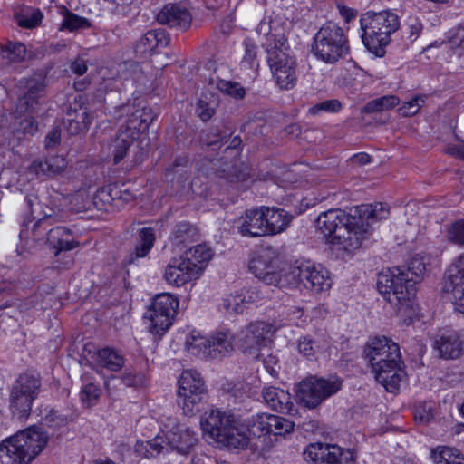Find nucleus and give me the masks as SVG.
<instances>
[{
    "label": "nucleus",
    "mask_w": 464,
    "mask_h": 464,
    "mask_svg": "<svg viewBox=\"0 0 464 464\" xmlns=\"http://www.w3.org/2000/svg\"><path fill=\"white\" fill-rule=\"evenodd\" d=\"M316 227L329 244L349 252L361 247L362 241L371 236L368 225L340 208H331L319 214Z\"/></svg>",
    "instance_id": "1"
},
{
    "label": "nucleus",
    "mask_w": 464,
    "mask_h": 464,
    "mask_svg": "<svg viewBox=\"0 0 464 464\" xmlns=\"http://www.w3.org/2000/svg\"><path fill=\"white\" fill-rule=\"evenodd\" d=\"M375 380L387 392H395L404 376L399 345L385 336L370 339L363 351Z\"/></svg>",
    "instance_id": "2"
},
{
    "label": "nucleus",
    "mask_w": 464,
    "mask_h": 464,
    "mask_svg": "<svg viewBox=\"0 0 464 464\" xmlns=\"http://www.w3.org/2000/svg\"><path fill=\"white\" fill-rule=\"evenodd\" d=\"M200 425L203 434L218 447L244 450L248 446L243 420L231 410L211 409L201 418Z\"/></svg>",
    "instance_id": "3"
},
{
    "label": "nucleus",
    "mask_w": 464,
    "mask_h": 464,
    "mask_svg": "<svg viewBox=\"0 0 464 464\" xmlns=\"http://www.w3.org/2000/svg\"><path fill=\"white\" fill-rule=\"evenodd\" d=\"M313 55L326 64H336L350 54L347 33L332 21L324 24L314 34L311 45Z\"/></svg>",
    "instance_id": "4"
},
{
    "label": "nucleus",
    "mask_w": 464,
    "mask_h": 464,
    "mask_svg": "<svg viewBox=\"0 0 464 464\" xmlns=\"http://www.w3.org/2000/svg\"><path fill=\"white\" fill-rule=\"evenodd\" d=\"M360 24L362 43L370 52L380 56L391 42V34L400 27L398 15L390 11L363 14Z\"/></svg>",
    "instance_id": "5"
},
{
    "label": "nucleus",
    "mask_w": 464,
    "mask_h": 464,
    "mask_svg": "<svg viewBox=\"0 0 464 464\" xmlns=\"http://www.w3.org/2000/svg\"><path fill=\"white\" fill-rule=\"evenodd\" d=\"M417 280L408 276L405 267L395 266L381 272L377 278V289L383 298L400 309L408 306L417 293Z\"/></svg>",
    "instance_id": "6"
},
{
    "label": "nucleus",
    "mask_w": 464,
    "mask_h": 464,
    "mask_svg": "<svg viewBox=\"0 0 464 464\" xmlns=\"http://www.w3.org/2000/svg\"><path fill=\"white\" fill-rule=\"evenodd\" d=\"M155 118L153 110L147 106L138 107L130 113L126 124L119 130L111 144L114 164L123 160L140 133L148 130Z\"/></svg>",
    "instance_id": "7"
},
{
    "label": "nucleus",
    "mask_w": 464,
    "mask_h": 464,
    "mask_svg": "<svg viewBox=\"0 0 464 464\" xmlns=\"http://www.w3.org/2000/svg\"><path fill=\"white\" fill-rule=\"evenodd\" d=\"M41 387L42 382L37 375L23 373L16 379L9 396V408L14 417L18 420L29 417L33 401L39 395Z\"/></svg>",
    "instance_id": "8"
},
{
    "label": "nucleus",
    "mask_w": 464,
    "mask_h": 464,
    "mask_svg": "<svg viewBox=\"0 0 464 464\" xmlns=\"http://www.w3.org/2000/svg\"><path fill=\"white\" fill-rule=\"evenodd\" d=\"M179 305V301L173 295H157L143 314L149 332L153 335L162 336L172 324Z\"/></svg>",
    "instance_id": "9"
},
{
    "label": "nucleus",
    "mask_w": 464,
    "mask_h": 464,
    "mask_svg": "<svg viewBox=\"0 0 464 464\" xmlns=\"http://www.w3.org/2000/svg\"><path fill=\"white\" fill-rule=\"evenodd\" d=\"M207 387L199 372L184 371L178 382L177 403L183 414L193 416L199 411V405L205 401Z\"/></svg>",
    "instance_id": "10"
},
{
    "label": "nucleus",
    "mask_w": 464,
    "mask_h": 464,
    "mask_svg": "<svg viewBox=\"0 0 464 464\" xmlns=\"http://www.w3.org/2000/svg\"><path fill=\"white\" fill-rule=\"evenodd\" d=\"M278 42L280 46L266 42V59L276 85L281 89L289 90L297 81L296 60L283 48L284 44L281 40Z\"/></svg>",
    "instance_id": "11"
},
{
    "label": "nucleus",
    "mask_w": 464,
    "mask_h": 464,
    "mask_svg": "<svg viewBox=\"0 0 464 464\" xmlns=\"http://www.w3.org/2000/svg\"><path fill=\"white\" fill-rule=\"evenodd\" d=\"M278 253L272 246L262 248L251 259L249 270L266 285L278 287L287 286V266L277 269Z\"/></svg>",
    "instance_id": "12"
},
{
    "label": "nucleus",
    "mask_w": 464,
    "mask_h": 464,
    "mask_svg": "<svg viewBox=\"0 0 464 464\" xmlns=\"http://www.w3.org/2000/svg\"><path fill=\"white\" fill-rule=\"evenodd\" d=\"M287 286L295 287L300 285L315 293L327 291L332 285L329 272L310 263L287 266Z\"/></svg>",
    "instance_id": "13"
},
{
    "label": "nucleus",
    "mask_w": 464,
    "mask_h": 464,
    "mask_svg": "<svg viewBox=\"0 0 464 464\" xmlns=\"http://www.w3.org/2000/svg\"><path fill=\"white\" fill-rule=\"evenodd\" d=\"M49 436L42 428L30 426L6 439L24 464L32 462L46 447Z\"/></svg>",
    "instance_id": "14"
},
{
    "label": "nucleus",
    "mask_w": 464,
    "mask_h": 464,
    "mask_svg": "<svg viewBox=\"0 0 464 464\" xmlns=\"http://www.w3.org/2000/svg\"><path fill=\"white\" fill-rule=\"evenodd\" d=\"M342 387L340 379H324L311 376L299 383L297 396L300 402L309 409H314Z\"/></svg>",
    "instance_id": "15"
},
{
    "label": "nucleus",
    "mask_w": 464,
    "mask_h": 464,
    "mask_svg": "<svg viewBox=\"0 0 464 464\" xmlns=\"http://www.w3.org/2000/svg\"><path fill=\"white\" fill-rule=\"evenodd\" d=\"M23 94L18 99L17 111L29 114L37 111V107L45 101L46 81L43 72H36L19 82Z\"/></svg>",
    "instance_id": "16"
},
{
    "label": "nucleus",
    "mask_w": 464,
    "mask_h": 464,
    "mask_svg": "<svg viewBox=\"0 0 464 464\" xmlns=\"http://www.w3.org/2000/svg\"><path fill=\"white\" fill-rule=\"evenodd\" d=\"M307 462L313 464H355L353 453L334 444H310L304 452Z\"/></svg>",
    "instance_id": "17"
},
{
    "label": "nucleus",
    "mask_w": 464,
    "mask_h": 464,
    "mask_svg": "<svg viewBox=\"0 0 464 464\" xmlns=\"http://www.w3.org/2000/svg\"><path fill=\"white\" fill-rule=\"evenodd\" d=\"M464 254L457 256L446 270L442 291L452 294L455 310L464 316Z\"/></svg>",
    "instance_id": "18"
},
{
    "label": "nucleus",
    "mask_w": 464,
    "mask_h": 464,
    "mask_svg": "<svg viewBox=\"0 0 464 464\" xmlns=\"http://www.w3.org/2000/svg\"><path fill=\"white\" fill-rule=\"evenodd\" d=\"M168 421L164 425L166 445L181 455H188L198 443L197 434L179 424L175 418H169Z\"/></svg>",
    "instance_id": "19"
},
{
    "label": "nucleus",
    "mask_w": 464,
    "mask_h": 464,
    "mask_svg": "<svg viewBox=\"0 0 464 464\" xmlns=\"http://www.w3.org/2000/svg\"><path fill=\"white\" fill-rule=\"evenodd\" d=\"M276 332V327L270 323L256 321L250 323L240 331L238 343L245 353H251L266 346Z\"/></svg>",
    "instance_id": "20"
},
{
    "label": "nucleus",
    "mask_w": 464,
    "mask_h": 464,
    "mask_svg": "<svg viewBox=\"0 0 464 464\" xmlns=\"http://www.w3.org/2000/svg\"><path fill=\"white\" fill-rule=\"evenodd\" d=\"M199 276V268L182 255L170 259L166 266L164 278L170 285L181 286Z\"/></svg>",
    "instance_id": "21"
},
{
    "label": "nucleus",
    "mask_w": 464,
    "mask_h": 464,
    "mask_svg": "<svg viewBox=\"0 0 464 464\" xmlns=\"http://www.w3.org/2000/svg\"><path fill=\"white\" fill-rule=\"evenodd\" d=\"M157 20L161 24L185 31L190 26L192 16L187 8L168 4L157 14Z\"/></svg>",
    "instance_id": "22"
},
{
    "label": "nucleus",
    "mask_w": 464,
    "mask_h": 464,
    "mask_svg": "<svg viewBox=\"0 0 464 464\" xmlns=\"http://www.w3.org/2000/svg\"><path fill=\"white\" fill-rule=\"evenodd\" d=\"M432 346L438 356L444 360H456L464 353V343L457 333L437 335Z\"/></svg>",
    "instance_id": "23"
},
{
    "label": "nucleus",
    "mask_w": 464,
    "mask_h": 464,
    "mask_svg": "<svg viewBox=\"0 0 464 464\" xmlns=\"http://www.w3.org/2000/svg\"><path fill=\"white\" fill-rule=\"evenodd\" d=\"M237 229L244 237H257L267 236L262 206L246 210L237 221Z\"/></svg>",
    "instance_id": "24"
},
{
    "label": "nucleus",
    "mask_w": 464,
    "mask_h": 464,
    "mask_svg": "<svg viewBox=\"0 0 464 464\" xmlns=\"http://www.w3.org/2000/svg\"><path fill=\"white\" fill-rule=\"evenodd\" d=\"M267 236L284 232L290 225L293 216L284 208L262 206Z\"/></svg>",
    "instance_id": "25"
},
{
    "label": "nucleus",
    "mask_w": 464,
    "mask_h": 464,
    "mask_svg": "<svg viewBox=\"0 0 464 464\" xmlns=\"http://www.w3.org/2000/svg\"><path fill=\"white\" fill-rule=\"evenodd\" d=\"M265 402L272 410L281 413H291L294 403L289 392L277 387H265L262 391Z\"/></svg>",
    "instance_id": "26"
},
{
    "label": "nucleus",
    "mask_w": 464,
    "mask_h": 464,
    "mask_svg": "<svg viewBox=\"0 0 464 464\" xmlns=\"http://www.w3.org/2000/svg\"><path fill=\"white\" fill-rule=\"evenodd\" d=\"M209 161L212 165L211 169H217L218 175L229 182H237L246 178L243 165L237 158H231L229 161L223 159Z\"/></svg>",
    "instance_id": "27"
},
{
    "label": "nucleus",
    "mask_w": 464,
    "mask_h": 464,
    "mask_svg": "<svg viewBox=\"0 0 464 464\" xmlns=\"http://www.w3.org/2000/svg\"><path fill=\"white\" fill-rule=\"evenodd\" d=\"M257 295L247 290L229 294L222 298L219 307L228 314H241L246 305L256 301Z\"/></svg>",
    "instance_id": "28"
},
{
    "label": "nucleus",
    "mask_w": 464,
    "mask_h": 464,
    "mask_svg": "<svg viewBox=\"0 0 464 464\" xmlns=\"http://www.w3.org/2000/svg\"><path fill=\"white\" fill-rule=\"evenodd\" d=\"M47 242L55 249V256L61 251H69L76 246L79 243L73 239L71 230L64 227H55L49 229L47 233Z\"/></svg>",
    "instance_id": "29"
},
{
    "label": "nucleus",
    "mask_w": 464,
    "mask_h": 464,
    "mask_svg": "<svg viewBox=\"0 0 464 464\" xmlns=\"http://www.w3.org/2000/svg\"><path fill=\"white\" fill-rule=\"evenodd\" d=\"M69 421L68 416L56 409L46 407L42 411V423L52 430L53 436L60 437L67 430Z\"/></svg>",
    "instance_id": "30"
},
{
    "label": "nucleus",
    "mask_w": 464,
    "mask_h": 464,
    "mask_svg": "<svg viewBox=\"0 0 464 464\" xmlns=\"http://www.w3.org/2000/svg\"><path fill=\"white\" fill-rule=\"evenodd\" d=\"M390 213V208L388 205L376 202L374 204H363L356 207L354 209V215L356 219H361L364 225H369L366 220H382L388 218ZM372 229V227H370Z\"/></svg>",
    "instance_id": "31"
},
{
    "label": "nucleus",
    "mask_w": 464,
    "mask_h": 464,
    "mask_svg": "<svg viewBox=\"0 0 464 464\" xmlns=\"http://www.w3.org/2000/svg\"><path fill=\"white\" fill-rule=\"evenodd\" d=\"M271 415L268 413H259L252 416L247 420H244V431L248 441L250 440V436L261 437L263 435H269V430H271Z\"/></svg>",
    "instance_id": "32"
},
{
    "label": "nucleus",
    "mask_w": 464,
    "mask_h": 464,
    "mask_svg": "<svg viewBox=\"0 0 464 464\" xmlns=\"http://www.w3.org/2000/svg\"><path fill=\"white\" fill-rule=\"evenodd\" d=\"M232 335L229 332L217 333L209 338V358L223 357L233 351Z\"/></svg>",
    "instance_id": "33"
},
{
    "label": "nucleus",
    "mask_w": 464,
    "mask_h": 464,
    "mask_svg": "<svg viewBox=\"0 0 464 464\" xmlns=\"http://www.w3.org/2000/svg\"><path fill=\"white\" fill-rule=\"evenodd\" d=\"M28 204L31 208L32 215L37 213V215L34 216V219L37 221L34 224L33 233L36 234L37 228L47 223L49 220H53L49 225H52L53 222L57 221V217L60 215L61 209L55 207L44 205L41 202L32 203L31 200H28Z\"/></svg>",
    "instance_id": "34"
},
{
    "label": "nucleus",
    "mask_w": 464,
    "mask_h": 464,
    "mask_svg": "<svg viewBox=\"0 0 464 464\" xmlns=\"http://www.w3.org/2000/svg\"><path fill=\"white\" fill-rule=\"evenodd\" d=\"M165 437L156 436L150 440H138L134 446L135 452L144 458H155L168 451Z\"/></svg>",
    "instance_id": "35"
},
{
    "label": "nucleus",
    "mask_w": 464,
    "mask_h": 464,
    "mask_svg": "<svg viewBox=\"0 0 464 464\" xmlns=\"http://www.w3.org/2000/svg\"><path fill=\"white\" fill-rule=\"evenodd\" d=\"M97 361L100 365L112 372L120 371L125 362L123 356L111 347L100 349L97 352Z\"/></svg>",
    "instance_id": "36"
},
{
    "label": "nucleus",
    "mask_w": 464,
    "mask_h": 464,
    "mask_svg": "<svg viewBox=\"0 0 464 464\" xmlns=\"http://www.w3.org/2000/svg\"><path fill=\"white\" fill-rule=\"evenodd\" d=\"M431 457L436 464H464V456L454 448L440 446L431 451Z\"/></svg>",
    "instance_id": "37"
},
{
    "label": "nucleus",
    "mask_w": 464,
    "mask_h": 464,
    "mask_svg": "<svg viewBox=\"0 0 464 464\" xmlns=\"http://www.w3.org/2000/svg\"><path fill=\"white\" fill-rule=\"evenodd\" d=\"M197 238V228L190 223L182 221L177 223L171 232L170 239L179 246L193 242Z\"/></svg>",
    "instance_id": "38"
},
{
    "label": "nucleus",
    "mask_w": 464,
    "mask_h": 464,
    "mask_svg": "<svg viewBox=\"0 0 464 464\" xmlns=\"http://www.w3.org/2000/svg\"><path fill=\"white\" fill-rule=\"evenodd\" d=\"M90 123V117L84 110L69 113L66 121H64L66 130L71 135H76L81 131L87 130Z\"/></svg>",
    "instance_id": "39"
},
{
    "label": "nucleus",
    "mask_w": 464,
    "mask_h": 464,
    "mask_svg": "<svg viewBox=\"0 0 464 464\" xmlns=\"http://www.w3.org/2000/svg\"><path fill=\"white\" fill-rule=\"evenodd\" d=\"M183 256L199 268L200 275L204 269V265L211 259L212 251L206 245L200 244L191 247Z\"/></svg>",
    "instance_id": "40"
},
{
    "label": "nucleus",
    "mask_w": 464,
    "mask_h": 464,
    "mask_svg": "<svg viewBox=\"0 0 464 464\" xmlns=\"http://www.w3.org/2000/svg\"><path fill=\"white\" fill-rule=\"evenodd\" d=\"M400 99L395 95H384L368 102L362 111L365 113L381 112L388 111L398 105Z\"/></svg>",
    "instance_id": "41"
},
{
    "label": "nucleus",
    "mask_w": 464,
    "mask_h": 464,
    "mask_svg": "<svg viewBox=\"0 0 464 464\" xmlns=\"http://www.w3.org/2000/svg\"><path fill=\"white\" fill-rule=\"evenodd\" d=\"M139 244L135 246L136 258L145 257L154 246L155 234L151 227H143L139 231Z\"/></svg>",
    "instance_id": "42"
},
{
    "label": "nucleus",
    "mask_w": 464,
    "mask_h": 464,
    "mask_svg": "<svg viewBox=\"0 0 464 464\" xmlns=\"http://www.w3.org/2000/svg\"><path fill=\"white\" fill-rule=\"evenodd\" d=\"M62 14L63 15V19L61 24V30L72 32L78 29H87L92 25L87 18L79 16L65 7H63Z\"/></svg>",
    "instance_id": "43"
},
{
    "label": "nucleus",
    "mask_w": 464,
    "mask_h": 464,
    "mask_svg": "<svg viewBox=\"0 0 464 464\" xmlns=\"http://www.w3.org/2000/svg\"><path fill=\"white\" fill-rule=\"evenodd\" d=\"M25 53L24 44L9 43L0 47V60L4 63H18L24 60Z\"/></svg>",
    "instance_id": "44"
},
{
    "label": "nucleus",
    "mask_w": 464,
    "mask_h": 464,
    "mask_svg": "<svg viewBox=\"0 0 464 464\" xmlns=\"http://www.w3.org/2000/svg\"><path fill=\"white\" fill-rule=\"evenodd\" d=\"M43 14L39 9H27L15 15V21L20 27L32 29L38 26L43 20Z\"/></svg>",
    "instance_id": "45"
},
{
    "label": "nucleus",
    "mask_w": 464,
    "mask_h": 464,
    "mask_svg": "<svg viewBox=\"0 0 464 464\" xmlns=\"http://www.w3.org/2000/svg\"><path fill=\"white\" fill-rule=\"evenodd\" d=\"M209 343V338L191 335L186 341V348L193 354L207 358L209 357L208 355V351L210 349Z\"/></svg>",
    "instance_id": "46"
},
{
    "label": "nucleus",
    "mask_w": 464,
    "mask_h": 464,
    "mask_svg": "<svg viewBox=\"0 0 464 464\" xmlns=\"http://www.w3.org/2000/svg\"><path fill=\"white\" fill-rule=\"evenodd\" d=\"M297 349L304 357L314 360L320 350V345L311 336L305 335L299 338Z\"/></svg>",
    "instance_id": "47"
},
{
    "label": "nucleus",
    "mask_w": 464,
    "mask_h": 464,
    "mask_svg": "<svg viewBox=\"0 0 464 464\" xmlns=\"http://www.w3.org/2000/svg\"><path fill=\"white\" fill-rule=\"evenodd\" d=\"M422 30V24L417 17H409L402 28V38L406 44L415 42Z\"/></svg>",
    "instance_id": "48"
},
{
    "label": "nucleus",
    "mask_w": 464,
    "mask_h": 464,
    "mask_svg": "<svg viewBox=\"0 0 464 464\" xmlns=\"http://www.w3.org/2000/svg\"><path fill=\"white\" fill-rule=\"evenodd\" d=\"M295 424L293 421L277 415H271V430L269 435L285 436L294 430Z\"/></svg>",
    "instance_id": "49"
},
{
    "label": "nucleus",
    "mask_w": 464,
    "mask_h": 464,
    "mask_svg": "<svg viewBox=\"0 0 464 464\" xmlns=\"http://www.w3.org/2000/svg\"><path fill=\"white\" fill-rule=\"evenodd\" d=\"M217 88L223 93L235 99H243L246 95L245 88L237 82L218 80Z\"/></svg>",
    "instance_id": "50"
},
{
    "label": "nucleus",
    "mask_w": 464,
    "mask_h": 464,
    "mask_svg": "<svg viewBox=\"0 0 464 464\" xmlns=\"http://www.w3.org/2000/svg\"><path fill=\"white\" fill-rule=\"evenodd\" d=\"M245 52L241 62L242 66L249 69H256L258 63L256 60L257 46L250 39L244 42Z\"/></svg>",
    "instance_id": "51"
},
{
    "label": "nucleus",
    "mask_w": 464,
    "mask_h": 464,
    "mask_svg": "<svg viewBox=\"0 0 464 464\" xmlns=\"http://www.w3.org/2000/svg\"><path fill=\"white\" fill-rule=\"evenodd\" d=\"M427 266L428 263L426 262L425 257L417 255L411 258L408 267L405 268V270L408 273V276H415V279L418 281V278H420L426 273Z\"/></svg>",
    "instance_id": "52"
},
{
    "label": "nucleus",
    "mask_w": 464,
    "mask_h": 464,
    "mask_svg": "<svg viewBox=\"0 0 464 464\" xmlns=\"http://www.w3.org/2000/svg\"><path fill=\"white\" fill-rule=\"evenodd\" d=\"M101 394V389L94 383L89 382L82 388L81 400L88 407L92 406Z\"/></svg>",
    "instance_id": "53"
},
{
    "label": "nucleus",
    "mask_w": 464,
    "mask_h": 464,
    "mask_svg": "<svg viewBox=\"0 0 464 464\" xmlns=\"http://www.w3.org/2000/svg\"><path fill=\"white\" fill-rule=\"evenodd\" d=\"M0 464H24L18 459V455L6 440L0 444Z\"/></svg>",
    "instance_id": "54"
},
{
    "label": "nucleus",
    "mask_w": 464,
    "mask_h": 464,
    "mask_svg": "<svg viewBox=\"0 0 464 464\" xmlns=\"http://www.w3.org/2000/svg\"><path fill=\"white\" fill-rule=\"evenodd\" d=\"M154 31L150 30L141 36L138 44H136L135 51L140 54H146L155 53L154 46Z\"/></svg>",
    "instance_id": "55"
},
{
    "label": "nucleus",
    "mask_w": 464,
    "mask_h": 464,
    "mask_svg": "<svg viewBox=\"0 0 464 464\" xmlns=\"http://www.w3.org/2000/svg\"><path fill=\"white\" fill-rule=\"evenodd\" d=\"M342 104L338 100H326L322 102L316 103L309 109V113L317 115L322 111L337 112L341 110Z\"/></svg>",
    "instance_id": "56"
},
{
    "label": "nucleus",
    "mask_w": 464,
    "mask_h": 464,
    "mask_svg": "<svg viewBox=\"0 0 464 464\" xmlns=\"http://www.w3.org/2000/svg\"><path fill=\"white\" fill-rule=\"evenodd\" d=\"M449 240L457 245H464V218L455 221L448 231Z\"/></svg>",
    "instance_id": "57"
},
{
    "label": "nucleus",
    "mask_w": 464,
    "mask_h": 464,
    "mask_svg": "<svg viewBox=\"0 0 464 464\" xmlns=\"http://www.w3.org/2000/svg\"><path fill=\"white\" fill-rule=\"evenodd\" d=\"M423 102V96H416L411 101L403 102V104L399 108V111L405 117L415 115L421 108Z\"/></svg>",
    "instance_id": "58"
},
{
    "label": "nucleus",
    "mask_w": 464,
    "mask_h": 464,
    "mask_svg": "<svg viewBox=\"0 0 464 464\" xmlns=\"http://www.w3.org/2000/svg\"><path fill=\"white\" fill-rule=\"evenodd\" d=\"M449 41L451 46L459 51V55H464V22L449 36Z\"/></svg>",
    "instance_id": "59"
},
{
    "label": "nucleus",
    "mask_w": 464,
    "mask_h": 464,
    "mask_svg": "<svg viewBox=\"0 0 464 464\" xmlns=\"http://www.w3.org/2000/svg\"><path fill=\"white\" fill-rule=\"evenodd\" d=\"M433 417L432 408L427 403L419 404L414 410V419L420 423L427 424Z\"/></svg>",
    "instance_id": "60"
},
{
    "label": "nucleus",
    "mask_w": 464,
    "mask_h": 464,
    "mask_svg": "<svg viewBox=\"0 0 464 464\" xmlns=\"http://www.w3.org/2000/svg\"><path fill=\"white\" fill-rule=\"evenodd\" d=\"M121 379L122 383L128 387H139L141 386L145 382L144 375L127 370L122 374Z\"/></svg>",
    "instance_id": "61"
},
{
    "label": "nucleus",
    "mask_w": 464,
    "mask_h": 464,
    "mask_svg": "<svg viewBox=\"0 0 464 464\" xmlns=\"http://www.w3.org/2000/svg\"><path fill=\"white\" fill-rule=\"evenodd\" d=\"M121 193V186L117 184H110L102 188L101 194L103 197L102 199L106 201L119 200Z\"/></svg>",
    "instance_id": "62"
},
{
    "label": "nucleus",
    "mask_w": 464,
    "mask_h": 464,
    "mask_svg": "<svg viewBox=\"0 0 464 464\" xmlns=\"http://www.w3.org/2000/svg\"><path fill=\"white\" fill-rule=\"evenodd\" d=\"M49 159L35 160L30 166V170L37 176H49Z\"/></svg>",
    "instance_id": "63"
},
{
    "label": "nucleus",
    "mask_w": 464,
    "mask_h": 464,
    "mask_svg": "<svg viewBox=\"0 0 464 464\" xmlns=\"http://www.w3.org/2000/svg\"><path fill=\"white\" fill-rule=\"evenodd\" d=\"M264 367L266 370V372L272 375L276 376L279 370H280V364L279 360L276 355L269 354L263 360Z\"/></svg>",
    "instance_id": "64"
}]
</instances>
